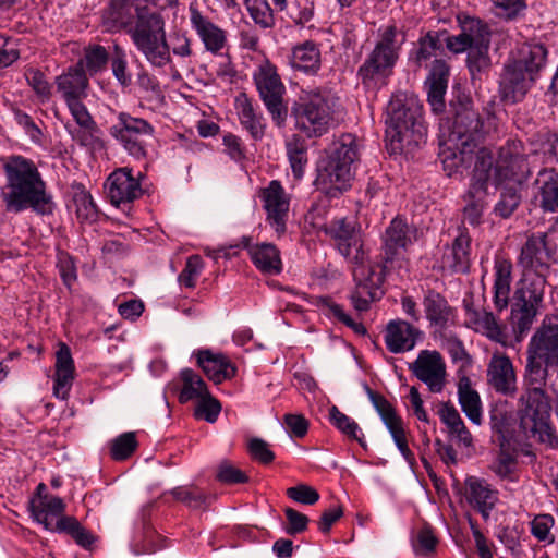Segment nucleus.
Returning <instances> with one entry per match:
<instances>
[{
  "mask_svg": "<svg viewBox=\"0 0 558 558\" xmlns=\"http://www.w3.org/2000/svg\"><path fill=\"white\" fill-rule=\"evenodd\" d=\"M558 378V315H546L526 347L523 391L518 400L519 430L526 440L558 449L551 422L550 398L545 387Z\"/></svg>",
  "mask_w": 558,
  "mask_h": 558,
  "instance_id": "f257e3e1",
  "label": "nucleus"
},
{
  "mask_svg": "<svg viewBox=\"0 0 558 558\" xmlns=\"http://www.w3.org/2000/svg\"><path fill=\"white\" fill-rule=\"evenodd\" d=\"M111 27L126 29L136 49L155 68L171 62L162 15L148 7H134L131 0H111L106 11Z\"/></svg>",
  "mask_w": 558,
  "mask_h": 558,
  "instance_id": "f03ea898",
  "label": "nucleus"
},
{
  "mask_svg": "<svg viewBox=\"0 0 558 558\" xmlns=\"http://www.w3.org/2000/svg\"><path fill=\"white\" fill-rule=\"evenodd\" d=\"M9 192L4 202L9 211L20 213L31 208L38 215H51L54 209L52 196L36 165L22 156H12L4 165Z\"/></svg>",
  "mask_w": 558,
  "mask_h": 558,
  "instance_id": "7ed1b4c3",
  "label": "nucleus"
},
{
  "mask_svg": "<svg viewBox=\"0 0 558 558\" xmlns=\"http://www.w3.org/2000/svg\"><path fill=\"white\" fill-rule=\"evenodd\" d=\"M405 41L404 27H399L395 21L378 28L374 48L356 73L365 89L379 90L388 84Z\"/></svg>",
  "mask_w": 558,
  "mask_h": 558,
  "instance_id": "20e7f679",
  "label": "nucleus"
},
{
  "mask_svg": "<svg viewBox=\"0 0 558 558\" xmlns=\"http://www.w3.org/2000/svg\"><path fill=\"white\" fill-rule=\"evenodd\" d=\"M357 160L356 140L342 134L330 145L327 157L317 165L314 185L329 198H338L351 187L353 163Z\"/></svg>",
  "mask_w": 558,
  "mask_h": 558,
  "instance_id": "39448f33",
  "label": "nucleus"
},
{
  "mask_svg": "<svg viewBox=\"0 0 558 558\" xmlns=\"http://www.w3.org/2000/svg\"><path fill=\"white\" fill-rule=\"evenodd\" d=\"M386 140L393 153L403 146L417 144L426 135L423 105L417 96L407 92L392 95L387 106Z\"/></svg>",
  "mask_w": 558,
  "mask_h": 558,
  "instance_id": "423d86ee",
  "label": "nucleus"
},
{
  "mask_svg": "<svg viewBox=\"0 0 558 558\" xmlns=\"http://www.w3.org/2000/svg\"><path fill=\"white\" fill-rule=\"evenodd\" d=\"M337 99L326 90L303 92L291 113L307 138L320 137L336 124Z\"/></svg>",
  "mask_w": 558,
  "mask_h": 558,
  "instance_id": "0eeeda50",
  "label": "nucleus"
},
{
  "mask_svg": "<svg viewBox=\"0 0 558 558\" xmlns=\"http://www.w3.org/2000/svg\"><path fill=\"white\" fill-rule=\"evenodd\" d=\"M458 22L460 33L453 36L446 34L447 48L454 53L470 50L468 57L470 70L473 71L474 68L480 70L482 65L487 64L485 53L490 43L489 28L482 20L465 14L458 15Z\"/></svg>",
  "mask_w": 558,
  "mask_h": 558,
  "instance_id": "6e6552de",
  "label": "nucleus"
},
{
  "mask_svg": "<svg viewBox=\"0 0 558 558\" xmlns=\"http://www.w3.org/2000/svg\"><path fill=\"white\" fill-rule=\"evenodd\" d=\"M495 130L494 116L483 117L470 101L459 102L454 107L447 140L477 147Z\"/></svg>",
  "mask_w": 558,
  "mask_h": 558,
  "instance_id": "1a4fd4ad",
  "label": "nucleus"
},
{
  "mask_svg": "<svg viewBox=\"0 0 558 558\" xmlns=\"http://www.w3.org/2000/svg\"><path fill=\"white\" fill-rule=\"evenodd\" d=\"M253 82L274 124L278 128L284 126L288 118V107L283 100L286 87L276 65L268 59L264 60L254 71Z\"/></svg>",
  "mask_w": 558,
  "mask_h": 558,
  "instance_id": "9d476101",
  "label": "nucleus"
},
{
  "mask_svg": "<svg viewBox=\"0 0 558 558\" xmlns=\"http://www.w3.org/2000/svg\"><path fill=\"white\" fill-rule=\"evenodd\" d=\"M558 257V234H532L521 248L519 265L523 272L548 275L549 263Z\"/></svg>",
  "mask_w": 558,
  "mask_h": 558,
  "instance_id": "9b49d317",
  "label": "nucleus"
},
{
  "mask_svg": "<svg viewBox=\"0 0 558 558\" xmlns=\"http://www.w3.org/2000/svg\"><path fill=\"white\" fill-rule=\"evenodd\" d=\"M110 134L135 159L146 157V136H153L154 126L142 118H136L126 112H120L117 123L110 128Z\"/></svg>",
  "mask_w": 558,
  "mask_h": 558,
  "instance_id": "f8f14e48",
  "label": "nucleus"
},
{
  "mask_svg": "<svg viewBox=\"0 0 558 558\" xmlns=\"http://www.w3.org/2000/svg\"><path fill=\"white\" fill-rule=\"evenodd\" d=\"M526 156L524 145L520 140H507L498 150L494 168V182L496 184L505 181L522 183L527 180L530 166Z\"/></svg>",
  "mask_w": 558,
  "mask_h": 558,
  "instance_id": "ddd939ff",
  "label": "nucleus"
},
{
  "mask_svg": "<svg viewBox=\"0 0 558 558\" xmlns=\"http://www.w3.org/2000/svg\"><path fill=\"white\" fill-rule=\"evenodd\" d=\"M353 278L355 288L350 294L351 304L359 313L366 312L384 295V271L378 266L355 264Z\"/></svg>",
  "mask_w": 558,
  "mask_h": 558,
  "instance_id": "4468645a",
  "label": "nucleus"
},
{
  "mask_svg": "<svg viewBox=\"0 0 558 558\" xmlns=\"http://www.w3.org/2000/svg\"><path fill=\"white\" fill-rule=\"evenodd\" d=\"M325 233L335 241L340 254L351 263L362 264L366 260L361 229L355 222L336 219L326 226Z\"/></svg>",
  "mask_w": 558,
  "mask_h": 558,
  "instance_id": "2eb2a0df",
  "label": "nucleus"
},
{
  "mask_svg": "<svg viewBox=\"0 0 558 558\" xmlns=\"http://www.w3.org/2000/svg\"><path fill=\"white\" fill-rule=\"evenodd\" d=\"M266 220L278 235L287 230V220L290 209L291 196L278 180H272L259 191Z\"/></svg>",
  "mask_w": 558,
  "mask_h": 558,
  "instance_id": "dca6fc26",
  "label": "nucleus"
},
{
  "mask_svg": "<svg viewBox=\"0 0 558 558\" xmlns=\"http://www.w3.org/2000/svg\"><path fill=\"white\" fill-rule=\"evenodd\" d=\"M143 177L142 172H137L135 175L129 167L119 168L111 172L105 184L110 203L119 207L138 199L144 193L141 184Z\"/></svg>",
  "mask_w": 558,
  "mask_h": 558,
  "instance_id": "f3484780",
  "label": "nucleus"
},
{
  "mask_svg": "<svg viewBox=\"0 0 558 558\" xmlns=\"http://www.w3.org/2000/svg\"><path fill=\"white\" fill-rule=\"evenodd\" d=\"M367 393L400 453L410 465H414L415 457L413 451L409 448L402 418L396 413L392 404L383 395L369 388L367 389Z\"/></svg>",
  "mask_w": 558,
  "mask_h": 558,
  "instance_id": "a211bd4d",
  "label": "nucleus"
},
{
  "mask_svg": "<svg viewBox=\"0 0 558 558\" xmlns=\"http://www.w3.org/2000/svg\"><path fill=\"white\" fill-rule=\"evenodd\" d=\"M413 375L424 383L430 392H440L446 384V363L438 351L422 350L409 365Z\"/></svg>",
  "mask_w": 558,
  "mask_h": 558,
  "instance_id": "6ab92c4d",
  "label": "nucleus"
},
{
  "mask_svg": "<svg viewBox=\"0 0 558 558\" xmlns=\"http://www.w3.org/2000/svg\"><path fill=\"white\" fill-rule=\"evenodd\" d=\"M487 384L497 393L513 398L518 391L517 373L512 361L505 353L492 355L486 371Z\"/></svg>",
  "mask_w": 558,
  "mask_h": 558,
  "instance_id": "aec40b11",
  "label": "nucleus"
},
{
  "mask_svg": "<svg viewBox=\"0 0 558 558\" xmlns=\"http://www.w3.org/2000/svg\"><path fill=\"white\" fill-rule=\"evenodd\" d=\"M416 229L400 216L395 217L383 235L385 262L393 260L413 243Z\"/></svg>",
  "mask_w": 558,
  "mask_h": 558,
  "instance_id": "412c9836",
  "label": "nucleus"
},
{
  "mask_svg": "<svg viewBox=\"0 0 558 558\" xmlns=\"http://www.w3.org/2000/svg\"><path fill=\"white\" fill-rule=\"evenodd\" d=\"M536 81L512 61L505 65L499 82L500 97L506 102L521 101Z\"/></svg>",
  "mask_w": 558,
  "mask_h": 558,
  "instance_id": "4be33fe9",
  "label": "nucleus"
},
{
  "mask_svg": "<svg viewBox=\"0 0 558 558\" xmlns=\"http://www.w3.org/2000/svg\"><path fill=\"white\" fill-rule=\"evenodd\" d=\"M234 108L241 126L254 141L262 140L265 135L267 121L259 106L246 93H240L234 99Z\"/></svg>",
  "mask_w": 558,
  "mask_h": 558,
  "instance_id": "5701e85b",
  "label": "nucleus"
},
{
  "mask_svg": "<svg viewBox=\"0 0 558 558\" xmlns=\"http://www.w3.org/2000/svg\"><path fill=\"white\" fill-rule=\"evenodd\" d=\"M422 331L403 319L390 320L385 329L384 339L387 350L393 354L414 349Z\"/></svg>",
  "mask_w": 558,
  "mask_h": 558,
  "instance_id": "b1692460",
  "label": "nucleus"
},
{
  "mask_svg": "<svg viewBox=\"0 0 558 558\" xmlns=\"http://www.w3.org/2000/svg\"><path fill=\"white\" fill-rule=\"evenodd\" d=\"M476 148L447 138L441 142L439 156L447 175H462L473 163Z\"/></svg>",
  "mask_w": 558,
  "mask_h": 558,
  "instance_id": "393cba45",
  "label": "nucleus"
},
{
  "mask_svg": "<svg viewBox=\"0 0 558 558\" xmlns=\"http://www.w3.org/2000/svg\"><path fill=\"white\" fill-rule=\"evenodd\" d=\"M465 498L470 506L481 513L484 520H488L492 510L498 501V492L485 480L469 476L465 480Z\"/></svg>",
  "mask_w": 558,
  "mask_h": 558,
  "instance_id": "a878e982",
  "label": "nucleus"
},
{
  "mask_svg": "<svg viewBox=\"0 0 558 558\" xmlns=\"http://www.w3.org/2000/svg\"><path fill=\"white\" fill-rule=\"evenodd\" d=\"M190 20L206 50L218 53L226 46V32L204 16L194 5H190Z\"/></svg>",
  "mask_w": 558,
  "mask_h": 558,
  "instance_id": "bb28decb",
  "label": "nucleus"
},
{
  "mask_svg": "<svg viewBox=\"0 0 558 558\" xmlns=\"http://www.w3.org/2000/svg\"><path fill=\"white\" fill-rule=\"evenodd\" d=\"M29 507L33 518L50 532H57L58 520L66 517L64 514L66 505L58 496L46 494L40 499L34 498Z\"/></svg>",
  "mask_w": 558,
  "mask_h": 558,
  "instance_id": "cd10ccee",
  "label": "nucleus"
},
{
  "mask_svg": "<svg viewBox=\"0 0 558 558\" xmlns=\"http://www.w3.org/2000/svg\"><path fill=\"white\" fill-rule=\"evenodd\" d=\"M57 92L66 102L77 99H85L87 97V89L89 86L88 78L85 70L82 68V62L56 77Z\"/></svg>",
  "mask_w": 558,
  "mask_h": 558,
  "instance_id": "c85d7f7f",
  "label": "nucleus"
},
{
  "mask_svg": "<svg viewBox=\"0 0 558 558\" xmlns=\"http://www.w3.org/2000/svg\"><path fill=\"white\" fill-rule=\"evenodd\" d=\"M53 395L66 400L74 380L75 366L68 344L60 342L56 352Z\"/></svg>",
  "mask_w": 558,
  "mask_h": 558,
  "instance_id": "c756f323",
  "label": "nucleus"
},
{
  "mask_svg": "<svg viewBox=\"0 0 558 558\" xmlns=\"http://www.w3.org/2000/svg\"><path fill=\"white\" fill-rule=\"evenodd\" d=\"M242 245L247 250L255 267L267 275H278L282 270L280 251L272 243L251 244L250 239L243 238Z\"/></svg>",
  "mask_w": 558,
  "mask_h": 558,
  "instance_id": "7c9ffc66",
  "label": "nucleus"
},
{
  "mask_svg": "<svg viewBox=\"0 0 558 558\" xmlns=\"http://www.w3.org/2000/svg\"><path fill=\"white\" fill-rule=\"evenodd\" d=\"M423 306L426 319L432 326L446 329L454 320V308L447 299L436 290L428 289L424 293Z\"/></svg>",
  "mask_w": 558,
  "mask_h": 558,
  "instance_id": "2f4dec72",
  "label": "nucleus"
},
{
  "mask_svg": "<svg viewBox=\"0 0 558 558\" xmlns=\"http://www.w3.org/2000/svg\"><path fill=\"white\" fill-rule=\"evenodd\" d=\"M292 69L308 75H315L322 68V52L314 40H305L292 47L289 57Z\"/></svg>",
  "mask_w": 558,
  "mask_h": 558,
  "instance_id": "473e14b6",
  "label": "nucleus"
},
{
  "mask_svg": "<svg viewBox=\"0 0 558 558\" xmlns=\"http://www.w3.org/2000/svg\"><path fill=\"white\" fill-rule=\"evenodd\" d=\"M449 78V66L440 59H435L432 63L430 72L427 78L428 92L427 100L433 111L440 112L445 108V94Z\"/></svg>",
  "mask_w": 558,
  "mask_h": 558,
  "instance_id": "72a5a7b5",
  "label": "nucleus"
},
{
  "mask_svg": "<svg viewBox=\"0 0 558 558\" xmlns=\"http://www.w3.org/2000/svg\"><path fill=\"white\" fill-rule=\"evenodd\" d=\"M535 186L539 207L547 213H558V171L554 168L542 169Z\"/></svg>",
  "mask_w": 558,
  "mask_h": 558,
  "instance_id": "f704fd0d",
  "label": "nucleus"
},
{
  "mask_svg": "<svg viewBox=\"0 0 558 558\" xmlns=\"http://www.w3.org/2000/svg\"><path fill=\"white\" fill-rule=\"evenodd\" d=\"M197 363L210 380L220 384L235 376L236 368L223 354H214L209 350L197 353Z\"/></svg>",
  "mask_w": 558,
  "mask_h": 558,
  "instance_id": "c9c22d12",
  "label": "nucleus"
},
{
  "mask_svg": "<svg viewBox=\"0 0 558 558\" xmlns=\"http://www.w3.org/2000/svg\"><path fill=\"white\" fill-rule=\"evenodd\" d=\"M471 238L468 233L461 232L447 246L442 256L444 267H448L453 272L465 274L471 265Z\"/></svg>",
  "mask_w": 558,
  "mask_h": 558,
  "instance_id": "e433bc0d",
  "label": "nucleus"
},
{
  "mask_svg": "<svg viewBox=\"0 0 558 558\" xmlns=\"http://www.w3.org/2000/svg\"><path fill=\"white\" fill-rule=\"evenodd\" d=\"M548 275L523 272L521 286L514 292V300L542 308Z\"/></svg>",
  "mask_w": 558,
  "mask_h": 558,
  "instance_id": "4c0bfd02",
  "label": "nucleus"
},
{
  "mask_svg": "<svg viewBox=\"0 0 558 558\" xmlns=\"http://www.w3.org/2000/svg\"><path fill=\"white\" fill-rule=\"evenodd\" d=\"M458 401L466 417L475 425L482 424V401L478 392L473 389L469 376L463 375L458 380Z\"/></svg>",
  "mask_w": 558,
  "mask_h": 558,
  "instance_id": "58836bf2",
  "label": "nucleus"
},
{
  "mask_svg": "<svg viewBox=\"0 0 558 558\" xmlns=\"http://www.w3.org/2000/svg\"><path fill=\"white\" fill-rule=\"evenodd\" d=\"M546 60L547 49L544 45L524 44L519 50L518 58L512 62L534 78H537L538 73L546 64Z\"/></svg>",
  "mask_w": 558,
  "mask_h": 558,
  "instance_id": "ea45409f",
  "label": "nucleus"
},
{
  "mask_svg": "<svg viewBox=\"0 0 558 558\" xmlns=\"http://www.w3.org/2000/svg\"><path fill=\"white\" fill-rule=\"evenodd\" d=\"M286 154L295 180L304 177L308 163V147L305 138L300 134H292L284 143Z\"/></svg>",
  "mask_w": 558,
  "mask_h": 558,
  "instance_id": "a19ab883",
  "label": "nucleus"
},
{
  "mask_svg": "<svg viewBox=\"0 0 558 558\" xmlns=\"http://www.w3.org/2000/svg\"><path fill=\"white\" fill-rule=\"evenodd\" d=\"M512 264L507 259L495 262L494 305L498 312L509 304Z\"/></svg>",
  "mask_w": 558,
  "mask_h": 558,
  "instance_id": "79ce46f5",
  "label": "nucleus"
},
{
  "mask_svg": "<svg viewBox=\"0 0 558 558\" xmlns=\"http://www.w3.org/2000/svg\"><path fill=\"white\" fill-rule=\"evenodd\" d=\"M446 33L428 32L425 36L421 37L417 41V47L410 52L409 60L415 66L421 68L427 65V62L437 56L441 50Z\"/></svg>",
  "mask_w": 558,
  "mask_h": 558,
  "instance_id": "37998d69",
  "label": "nucleus"
},
{
  "mask_svg": "<svg viewBox=\"0 0 558 558\" xmlns=\"http://www.w3.org/2000/svg\"><path fill=\"white\" fill-rule=\"evenodd\" d=\"M312 304L316 306L322 314L329 318H335L339 323L351 328L357 335H365L366 328L362 323H357L347 314L342 305L336 303L330 296H315Z\"/></svg>",
  "mask_w": 558,
  "mask_h": 558,
  "instance_id": "c03bdc74",
  "label": "nucleus"
},
{
  "mask_svg": "<svg viewBox=\"0 0 558 558\" xmlns=\"http://www.w3.org/2000/svg\"><path fill=\"white\" fill-rule=\"evenodd\" d=\"M464 307L468 322L474 330L481 331L493 340L501 336V329L492 312L475 310L472 304L466 303V300H464Z\"/></svg>",
  "mask_w": 558,
  "mask_h": 558,
  "instance_id": "a18cd8bd",
  "label": "nucleus"
},
{
  "mask_svg": "<svg viewBox=\"0 0 558 558\" xmlns=\"http://www.w3.org/2000/svg\"><path fill=\"white\" fill-rule=\"evenodd\" d=\"M473 162L474 170L470 186H473L480 194H486L487 183L490 178L494 179V173L492 174L494 163L493 153L488 148L482 147L474 153Z\"/></svg>",
  "mask_w": 558,
  "mask_h": 558,
  "instance_id": "49530a36",
  "label": "nucleus"
},
{
  "mask_svg": "<svg viewBox=\"0 0 558 558\" xmlns=\"http://www.w3.org/2000/svg\"><path fill=\"white\" fill-rule=\"evenodd\" d=\"M66 107L76 124L81 128L78 141L82 145H88L98 131L97 123L93 119L83 99L66 102Z\"/></svg>",
  "mask_w": 558,
  "mask_h": 558,
  "instance_id": "de8ad7c7",
  "label": "nucleus"
},
{
  "mask_svg": "<svg viewBox=\"0 0 558 558\" xmlns=\"http://www.w3.org/2000/svg\"><path fill=\"white\" fill-rule=\"evenodd\" d=\"M58 533L70 535L73 541L82 548L92 549L97 537L87 529H85L75 517H64L58 520L56 526Z\"/></svg>",
  "mask_w": 558,
  "mask_h": 558,
  "instance_id": "09e8293b",
  "label": "nucleus"
},
{
  "mask_svg": "<svg viewBox=\"0 0 558 558\" xmlns=\"http://www.w3.org/2000/svg\"><path fill=\"white\" fill-rule=\"evenodd\" d=\"M275 7L286 11L287 15L298 25L310 22L314 15L312 0H272Z\"/></svg>",
  "mask_w": 558,
  "mask_h": 558,
  "instance_id": "8fccbe9b",
  "label": "nucleus"
},
{
  "mask_svg": "<svg viewBox=\"0 0 558 558\" xmlns=\"http://www.w3.org/2000/svg\"><path fill=\"white\" fill-rule=\"evenodd\" d=\"M541 308L514 300L511 307V326L515 335L523 336L532 327Z\"/></svg>",
  "mask_w": 558,
  "mask_h": 558,
  "instance_id": "3c124183",
  "label": "nucleus"
},
{
  "mask_svg": "<svg viewBox=\"0 0 558 558\" xmlns=\"http://www.w3.org/2000/svg\"><path fill=\"white\" fill-rule=\"evenodd\" d=\"M182 388L179 393V401L186 403L191 400H199L208 390L206 384L193 369L185 368L181 372Z\"/></svg>",
  "mask_w": 558,
  "mask_h": 558,
  "instance_id": "603ef678",
  "label": "nucleus"
},
{
  "mask_svg": "<svg viewBox=\"0 0 558 558\" xmlns=\"http://www.w3.org/2000/svg\"><path fill=\"white\" fill-rule=\"evenodd\" d=\"M24 77L28 86L35 93L39 102H48L52 96V86L48 82L46 75L36 68H26L24 71Z\"/></svg>",
  "mask_w": 558,
  "mask_h": 558,
  "instance_id": "864d4df0",
  "label": "nucleus"
},
{
  "mask_svg": "<svg viewBox=\"0 0 558 558\" xmlns=\"http://www.w3.org/2000/svg\"><path fill=\"white\" fill-rule=\"evenodd\" d=\"M170 494L173 498L192 509H201L207 506V495L196 486H178Z\"/></svg>",
  "mask_w": 558,
  "mask_h": 558,
  "instance_id": "5fc2aeb1",
  "label": "nucleus"
},
{
  "mask_svg": "<svg viewBox=\"0 0 558 558\" xmlns=\"http://www.w3.org/2000/svg\"><path fill=\"white\" fill-rule=\"evenodd\" d=\"M331 423L345 436L356 440L363 448L366 447L365 441L359 436L360 427L355 421L342 413L336 405L329 410Z\"/></svg>",
  "mask_w": 558,
  "mask_h": 558,
  "instance_id": "6e6d98bb",
  "label": "nucleus"
},
{
  "mask_svg": "<svg viewBox=\"0 0 558 558\" xmlns=\"http://www.w3.org/2000/svg\"><path fill=\"white\" fill-rule=\"evenodd\" d=\"M485 195L486 194H480L473 186H470L464 196L466 204L463 208V218L472 226H476L481 221L485 208Z\"/></svg>",
  "mask_w": 558,
  "mask_h": 558,
  "instance_id": "4d7b16f0",
  "label": "nucleus"
},
{
  "mask_svg": "<svg viewBox=\"0 0 558 558\" xmlns=\"http://www.w3.org/2000/svg\"><path fill=\"white\" fill-rule=\"evenodd\" d=\"M250 16L262 28H271L275 25L272 9L267 0H245Z\"/></svg>",
  "mask_w": 558,
  "mask_h": 558,
  "instance_id": "13d9d810",
  "label": "nucleus"
},
{
  "mask_svg": "<svg viewBox=\"0 0 558 558\" xmlns=\"http://www.w3.org/2000/svg\"><path fill=\"white\" fill-rule=\"evenodd\" d=\"M109 56L105 47L100 45H95L92 47H88L85 50L84 60H81L82 68H86V71L94 75L100 71H102L106 68V64L108 62Z\"/></svg>",
  "mask_w": 558,
  "mask_h": 558,
  "instance_id": "bf43d9fd",
  "label": "nucleus"
},
{
  "mask_svg": "<svg viewBox=\"0 0 558 558\" xmlns=\"http://www.w3.org/2000/svg\"><path fill=\"white\" fill-rule=\"evenodd\" d=\"M137 448L135 434L124 433L111 442L110 453L113 460L122 461L128 459Z\"/></svg>",
  "mask_w": 558,
  "mask_h": 558,
  "instance_id": "052dcab7",
  "label": "nucleus"
},
{
  "mask_svg": "<svg viewBox=\"0 0 558 558\" xmlns=\"http://www.w3.org/2000/svg\"><path fill=\"white\" fill-rule=\"evenodd\" d=\"M220 411V402L211 397L209 392H207L198 400L195 407L194 415L197 418H204L208 423H214L217 421Z\"/></svg>",
  "mask_w": 558,
  "mask_h": 558,
  "instance_id": "680f3d73",
  "label": "nucleus"
},
{
  "mask_svg": "<svg viewBox=\"0 0 558 558\" xmlns=\"http://www.w3.org/2000/svg\"><path fill=\"white\" fill-rule=\"evenodd\" d=\"M111 69L113 76L122 86L131 85L132 74L128 71L126 54L119 46H114V52L111 57Z\"/></svg>",
  "mask_w": 558,
  "mask_h": 558,
  "instance_id": "e2e57ef3",
  "label": "nucleus"
},
{
  "mask_svg": "<svg viewBox=\"0 0 558 558\" xmlns=\"http://www.w3.org/2000/svg\"><path fill=\"white\" fill-rule=\"evenodd\" d=\"M555 520L550 514H537L531 522V533L539 542H554L550 533Z\"/></svg>",
  "mask_w": 558,
  "mask_h": 558,
  "instance_id": "0e129e2a",
  "label": "nucleus"
},
{
  "mask_svg": "<svg viewBox=\"0 0 558 558\" xmlns=\"http://www.w3.org/2000/svg\"><path fill=\"white\" fill-rule=\"evenodd\" d=\"M204 263L199 255H192L187 258L185 267L179 275V281L186 288H194Z\"/></svg>",
  "mask_w": 558,
  "mask_h": 558,
  "instance_id": "69168bd1",
  "label": "nucleus"
},
{
  "mask_svg": "<svg viewBox=\"0 0 558 558\" xmlns=\"http://www.w3.org/2000/svg\"><path fill=\"white\" fill-rule=\"evenodd\" d=\"M216 477L219 482L227 485L248 482V476L228 461H222L218 465Z\"/></svg>",
  "mask_w": 558,
  "mask_h": 558,
  "instance_id": "338daca9",
  "label": "nucleus"
},
{
  "mask_svg": "<svg viewBox=\"0 0 558 558\" xmlns=\"http://www.w3.org/2000/svg\"><path fill=\"white\" fill-rule=\"evenodd\" d=\"M521 202L519 193L513 189L505 190L498 203L495 205L494 211L501 218H508L518 208Z\"/></svg>",
  "mask_w": 558,
  "mask_h": 558,
  "instance_id": "774afa93",
  "label": "nucleus"
}]
</instances>
